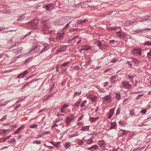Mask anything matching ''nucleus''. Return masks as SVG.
<instances>
[{
    "instance_id": "obj_29",
    "label": "nucleus",
    "mask_w": 151,
    "mask_h": 151,
    "mask_svg": "<svg viewBox=\"0 0 151 151\" xmlns=\"http://www.w3.org/2000/svg\"><path fill=\"white\" fill-rule=\"evenodd\" d=\"M51 143L52 144L53 146H54L55 147L57 148L59 146L60 142H58L57 143H55L54 142H51Z\"/></svg>"
},
{
    "instance_id": "obj_15",
    "label": "nucleus",
    "mask_w": 151,
    "mask_h": 151,
    "mask_svg": "<svg viewBox=\"0 0 151 151\" xmlns=\"http://www.w3.org/2000/svg\"><path fill=\"white\" fill-rule=\"evenodd\" d=\"M74 119L73 116H70V117H67L66 118V123L67 124H69L70 122L72 121Z\"/></svg>"
},
{
    "instance_id": "obj_6",
    "label": "nucleus",
    "mask_w": 151,
    "mask_h": 151,
    "mask_svg": "<svg viewBox=\"0 0 151 151\" xmlns=\"http://www.w3.org/2000/svg\"><path fill=\"white\" fill-rule=\"evenodd\" d=\"M82 48L80 49L79 51L81 52H82L83 51H86L88 50L91 49L92 47L89 45H84L82 46Z\"/></svg>"
},
{
    "instance_id": "obj_48",
    "label": "nucleus",
    "mask_w": 151,
    "mask_h": 151,
    "mask_svg": "<svg viewBox=\"0 0 151 151\" xmlns=\"http://www.w3.org/2000/svg\"><path fill=\"white\" fill-rule=\"evenodd\" d=\"M68 106V105H67L66 104H64V105H63L62 106L61 109H64L65 108H67Z\"/></svg>"
},
{
    "instance_id": "obj_35",
    "label": "nucleus",
    "mask_w": 151,
    "mask_h": 151,
    "mask_svg": "<svg viewBox=\"0 0 151 151\" xmlns=\"http://www.w3.org/2000/svg\"><path fill=\"white\" fill-rule=\"evenodd\" d=\"M116 127V124L115 122H113L111 123V128L112 129H114Z\"/></svg>"
},
{
    "instance_id": "obj_49",
    "label": "nucleus",
    "mask_w": 151,
    "mask_h": 151,
    "mask_svg": "<svg viewBox=\"0 0 151 151\" xmlns=\"http://www.w3.org/2000/svg\"><path fill=\"white\" fill-rule=\"evenodd\" d=\"M37 127V124H34L33 125H31L30 127L31 128H36Z\"/></svg>"
},
{
    "instance_id": "obj_55",
    "label": "nucleus",
    "mask_w": 151,
    "mask_h": 151,
    "mask_svg": "<svg viewBox=\"0 0 151 151\" xmlns=\"http://www.w3.org/2000/svg\"><path fill=\"white\" fill-rule=\"evenodd\" d=\"M44 146L47 147L49 148L50 149H53V147H54L52 146H47L45 144H44Z\"/></svg>"
},
{
    "instance_id": "obj_22",
    "label": "nucleus",
    "mask_w": 151,
    "mask_h": 151,
    "mask_svg": "<svg viewBox=\"0 0 151 151\" xmlns=\"http://www.w3.org/2000/svg\"><path fill=\"white\" fill-rule=\"evenodd\" d=\"M88 98L90 99L92 101H95L96 99V96L92 95H89L88 96Z\"/></svg>"
},
{
    "instance_id": "obj_8",
    "label": "nucleus",
    "mask_w": 151,
    "mask_h": 151,
    "mask_svg": "<svg viewBox=\"0 0 151 151\" xmlns=\"http://www.w3.org/2000/svg\"><path fill=\"white\" fill-rule=\"evenodd\" d=\"M116 35L122 39L125 37V33L122 31H119L116 32Z\"/></svg>"
},
{
    "instance_id": "obj_33",
    "label": "nucleus",
    "mask_w": 151,
    "mask_h": 151,
    "mask_svg": "<svg viewBox=\"0 0 151 151\" xmlns=\"http://www.w3.org/2000/svg\"><path fill=\"white\" fill-rule=\"evenodd\" d=\"M23 128V126L20 127L14 132V133L15 134H18L19 132V131Z\"/></svg>"
},
{
    "instance_id": "obj_4",
    "label": "nucleus",
    "mask_w": 151,
    "mask_h": 151,
    "mask_svg": "<svg viewBox=\"0 0 151 151\" xmlns=\"http://www.w3.org/2000/svg\"><path fill=\"white\" fill-rule=\"evenodd\" d=\"M132 52L134 55H142L141 50L140 48L134 49L132 50Z\"/></svg>"
},
{
    "instance_id": "obj_19",
    "label": "nucleus",
    "mask_w": 151,
    "mask_h": 151,
    "mask_svg": "<svg viewBox=\"0 0 151 151\" xmlns=\"http://www.w3.org/2000/svg\"><path fill=\"white\" fill-rule=\"evenodd\" d=\"M87 21V20L85 19L83 20L82 19H79L77 21L76 23L78 24H80L82 23H84Z\"/></svg>"
},
{
    "instance_id": "obj_17",
    "label": "nucleus",
    "mask_w": 151,
    "mask_h": 151,
    "mask_svg": "<svg viewBox=\"0 0 151 151\" xmlns=\"http://www.w3.org/2000/svg\"><path fill=\"white\" fill-rule=\"evenodd\" d=\"M114 93L115 95V98L116 99L119 100L121 99V95L118 91L115 92Z\"/></svg>"
},
{
    "instance_id": "obj_56",
    "label": "nucleus",
    "mask_w": 151,
    "mask_h": 151,
    "mask_svg": "<svg viewBox=\"0 0 151 151\" xmlns=\"http://www.w3.org/2000/svg\"><path fill=\"white\" fill-rule=\"evenodd\" d=\"M9 101H10L7 100L6 101H5L2 104H3V106H4V105H5L6 104H8Z\"/></svg>"
},
{
    "instance_id": "obj_31",
    "label": "nucleus",
    "mask_w": 151,
    "mask_h": 151,
    "mask_svg": "<svg viewBox=\"0 0 151 151\" xmlns=\"http://www.w3.org/2000/svg\"><path fill=\"white\" fill-rule=\"evenodd\" d=\"M70 145V142H66L65 144V145L64 146V147L66 149H67L68 148L69 146Z\"/></svg>"
},
{
    "instance_id": "obj_58",
    "label": "nucleus",
    "mask_w": 151,
    "mask_h": 151,
    "mask_svg": "<svg viewBox=\"0 0 151 151\" xmlns=\"http://www.w3.org/2000/svg\"><path fill=\"white\" fill-rule=\"evenodd\" d=\"M13 52L14 53H16V54H18V50H17V49H14L13 50Z\"/></svg>"
},
{
    "instance_id": "obj_27",
    "label": "nucleus",
    "mask_w": 151,
    "mask_h": 151,
    "mask_svg": "<svg viewBox=\"0 0 151 151\" xmlns=\"http://www.w3.org/2000/svg\"><path fill=\"white\" fill-rule=\"evenodd\" d=\"M25 18V17L24 15H21L18 17L17 19L18 21H23Z\"/></svg>"
},
{
    "instance_id": "obj_28",
    "label": "nucleus",
    "mask_w": 151,
    "mask_h": 151,
    "mask_svg": "<svg viewBox=\"0 0 151 151\" xmlns=\"http://www.w3.org/2000/svg\"><path fill=\"white\" fill-rule=\"evenodd\" d=\"M134 75H127L126 76L128 78H129V79H131L132 81H131V82H132V81L133 78L134 77Z\"/></svg>"
},
{
    "instance_id": "obj_18",
    "label": "nucleus",
    "mask_w": 151,
    "mask_h": 151,
    "mask_svg": "<svg viewBox=\"0 0 151 151\" xmlns=\"http://www.w3.org/2000/svg\"><path fill=\"white\" fill-rule=\"evenodd\" d=\"M119 132L120 133V136H122L126 135L127 132L126 130L123 129L120 130Z\"/></svg>"
},
{
    "instance_id": "obj_20",
    "label": "nucleus",
    "mask_w": 151,
    "mask_h": 151,
    "mask_svg": "<svg viewBox=\"0 0 151 151\" xmlns=\"http://www.w3.org/2000/svg\"><path fill=\"white\" fill-rule=\"evenodd\" d=\"M89 126H84L82 127L81 130L83 131H87L89 130Z\"/></svg>"
},
{
    "instance_id": "obj_40",
    "label": "nucleus",
    "mask_w": 151,
    "mask_h": 151,
    "mask_svg": "<svg viewBox=\"0 0 151 151\" xmlns=\"http://www.w3.org/2000/svg\"><path fill=\"white\" fill-rule=\"evenodd\" d=\"M92 138H90L88 139L86 142V143L88 145L91 144L93 142V141L92 140Z\"/></svg>"
},
{
    "instance_id": "obj_10",
    "label": "nucleus",
    "mask_w": 151,
    "mask_h": 151,
    "mask_svg": "<svg viewBox=\"0 0 151 151\" xmlns=\"http://www.w3.org/2000/svg\"><path fill=\"white\" fill-rule=\"evenodd\" d=\"M28 73V72L27 70H26L22 73H21L18 75L17 78H23L25 75Z\"/></svg>"
},
{
    "instance_id": "obj_1",
    "label": "nucleus",
    "mask_w": 151,
    "mask_h": 151,
    "mask_svg": "<svg viewBox=\"0 0 151 151\" xmlns=\"http://www.w3.org/2000/svg\"><path fill=\"white\" fill-rule=\"evenodd\" d=\"M41 27L44 31H46L50 28V26L49 22L47 20H45L42 23Z\"/></svg>"
},
{
    "instance_id": "obj_52",
    "label": "nucleus",
    "mask_w": 151,
    "mask_h": 151,
    "mask_svg": "<svg viewBox=\"0 0 151 151\" xmlns=\"http://www.w3.org/2000/svg\"><path fill=\"white\" fill-rule=\"evenodd\" d=\"M117 75H114V76H111L110 77V79L111 80H113L116 78L117 77Z\"/></svg>"
},
{
    "instance_id": "obj_63",
    "label": "nucleus",
    "mask_w": 151,
    "mask_h": 151,
    "mask_svg": "<svg viewBox=\"0 0 151 151\" xmlns=\"http://www.w3.org/2000/svg\"><path fill=\"white\" fill-rule=\"evenodd\" d=\"M146 112V110L145 109H144L141 110L140 113H142V114H145Z\"/></svg>"
},
{
    "instance_id": "obj_16",
    "label": "nucleus",
    "mask_w": 151,
    "mask_h": 151,
    "mask_svg": "<svg viewBox=\"0 0 151 151\" xmlns=\"http://www.w3.org/2000/svg\"><path fill=\"white\" fill-rule=\"evenodd\" d=\"M136 21V20L134 21V20L133 19L131 21H127L124 24L126 26H129L134 23Z\"/></svg>"
},
{
    "instance_id": "obj_34",
    "label": "nucleus",
    "mask_w": 151,
    "mask_h": 151,
    "mask_svg": "<svg viewBox=\"0 0 151 151\" xmlns=\"http://www.w3.org/2000/svg\"><path fill=\"white\" fill-rule=\"evenodd\" d=\"M7 142L9 143H12V144H15L16 141L14 138H13L9 140Z\"/></svg>"
},
{
    "instance_id": "obj_23",
    "label": "nucleus",
    "mask_w": 151,
    "mask_h": 151,
    "mask_svg": "<svg viewBox=\"0 0 151 151\" xmlns=\"http://www.w3.org/2000/svg\"><path fill=\"white\" fill-rule=\"evenodd\" d=\"M70 62L69 61H68L65 62L61 64L58 65L59 67L61 68L62 67H65L67 65H68L70 63Z\"/></svg>"
},
{
    "instance_id": "obj_24",
    "label": "nucleus",
    "mask_w": 151,
    "mask_h": 151,
    "mask_svg": "<svg viewBox=\"0 0 151 151\" xmlns=\"http://www.w3.org/2000/svg\"><path fill=\"white\" fill-rule=\"evenodd\" d=\"M150 17L149 16H146L144 18H143L141 20H140V22H144L146 21H147L148 20H151V19H150Z\"/></svg>"
},
{
    "instance_id": "obj_53",
    "label": "nucleus",
    "mask_w": 151,
    "mask_h": 151,
    "mask_svg": "<svg viewBox=\"0 0 151 151\" xmlns=\"http://www.w3.org/2000/svg\"><path fill=\"white\" fill-rule=\"evenodd\" d=\"M7 117V116L6 115H5L0 120V121H4V120H5L6 119V118Z\"/></svg>"
},
{
    "instance_id": "obj_51",
    "label": "nucleus",
    "mask_w": 151,
    "mask_h": 151,
    "mask_svg": "<svg viewBox=\"0 0 151 151\" xmlns=\"http://www.w3.org/2000/svg\"><path fill=\"white\" fill-rule=\"evenodd\" d=\"M144 31V30L143 29H138L137 30H136L134 31L135 32H136L137 33H138V32H143Z\"/></svg>"
},
{
    "instance_id": "obj_60",
    "label": "nucleus",
    "mask_w": 151,
    "mask_h": 151,
    "mask_svg": "<svg viewBox=\"0 0 151 151\" xmlns=\"http://www.w3.org/2000/svg\"><path fill=\"white\" fill-rule=\"evenodd\" d=\"M150 50V52L147 53V55L148 57H150V56H151V49Z\"/></svg>"
},
{
    "instance_id": "obj_21",
    "label": "nucleus",
    "mask_w": 151,
    "mask_h": 151,
    "mask_svg": "<svg viewBox=\"0 0 151 151\" xmlns=\"http://www.w3.org/2000/svg\"><path fill=\"white\" fill-rule=\"evenodd\" d=\"M105 100L107 102H111V99L110 96L108 95L104 97Z\"/></svg>"
},
{
    "instance_id": "obj_50",
    "label": "nucleus",
    "mask_w": 151,
    "mask_h": 151,
    "mask_svg": "<svg viewBox=\"0 0 151 151\" xmlns=\"http://www.w3.org/2000/svg\"><path fill=\"white\" fill-rule=\"evenodd\" d=\"M66 70L67 69L66 68H63L60 71V72L62 74H63L66 71Z\"/></svg>"
},
{
    "instance_id": "obj_62",
    "label": "nucleus",
    "mask_w": 151,
    "mask_h": 151,
    "mask_svg": "<svg viewBox=\"0 0 151 151\" xmlns=\"http://www.w3.org/2000/svg\"><path fill=\"white\" fill-rule=\"evenodd\" d=\"M143 96V94H139L137 96V97L136 99H139L142 96Z\"/></svg>"
},
{
    "instance_id": "obj_12",
    "label": "nucleus",
    "mask_w": 151,
    "mask_h": 151,
    "mask_svg": "<svg viewBox=\"0 0 151 151\" xmlns=\"http://www.w3.org/2000/svg\"><path fill=\"white\" fill-rule=\"evenodd\" d=\"M38 23V21L37 20H32L28 22V24H30L32 27L37 25Z\"/></svg>"
},
{
    "instance_id": "obj_25",
    "label": "nucleus",
    "mask_w": 151,
    "mask_h": 151,
    "mask_svg": "<svg viewBox=\"0 0 151 151\" xmlns=\"http://www.w3.org/2000/svg\"><path fill=\"white\" fill-rule=\"evenodd\" d=\"M144 148V146L142 147H139L138 148H135L133 149H131L130 151H139L142 149Z\"/></svg>"
},
{
    "instance_id": "obj_47",
    "label": "nucleus",
    "mask_w": 151,
    "mask_h": 151,
    "mask_svg": "<svg viewBox=\"0 0 151 151\" xmlns=\"http://www.w3.org/2000/svg\"><path fill=\"white\" fill-rule=\"evenodd\" d=\"M118 60V58H114L110 62L111 63H115Z\"/></svg>"
},
{
    "instance_id": "obj_3",
    "label": "nucleus",
    "mask_w": 151,
    "mask_h": 151,
    "mask_svg": "<svg viewBox=\"0 0 151 151\" xmlns=\"http://www.w3.org/2000/svg\"><path fill=\"white\" fill-rule=\"evenodd\" d=\"M67 48V46L65 45H63L58 50H56L55 54L57 55L60 53L62 52L65 51Z\"/></svg>"
},
{
    "instance_id": "obj_43",
    "label": "nucleus",
    "mask_w": 151,
    "mask_h": 151,
    "mask_svg": "<svg viewBox=\"0 0 151 151\" xmlns=\"http://www.w3.org/2000/svg\"><path fill=\"white\" fill-rule=\"evenodd\" d=\"M81 103V101H77L76 103L74 104V106L75 107H78L79 104Z\"/></svg>"
},
{
    "instance_id": "obj_13",
    "label": "nucleus",
    "mask_w": 151,
    "mask_h": 151,
    "mask_svg": "<svg viewBox=\"0 0 151 151\" xmlns=\"http://www.w3.org/2000/svg\"><path fill=\"white\" fill-rule=\"evenodd\" d=\"M98 144L102 148L105 147L106 145V144L105 142L103 140L99 141L98 142Z\"/></svg>"
},
{
    "instance_id": "obj_11",
    "label": "nucleus",
    "mask_w": 151,
    "mask_h": 151,
    "mask_svg": "<svg viewBox=\"0 0 151 151\" xmlns=\"http://www.w3.org/2000/svg\"><path fill=\"white\" fill-rule=\"evenodd\" d=\"M114 110L115 109L114 108H112L110 110L109 114L108 115V117L107 118L108 119H110L111 117L114 114Z\"/></svg>"
},
{
    "instance_id": "obj_64",
    "label": "nucleus",
    "mask_w": 151,
    "mask_h": 151,
    "mask_svg": "<svg viewBox=\"0 0 151 151\" xmlns=\"http://www.w3.org/2000/svg\"><path fill=\"white\" fill-rule=\"evenodd\" d=\"M150 44V42L149 41H147L146 42H145L144 43V45H148L149 46Z\"/></svg>"
},
{
    "instance_id": "obj_7",
    "label": "nucleus",
    "mask_w": 151,
    "mask_h": 151,
    "mask_svg": "<svg viewBox=\"0 0 151 151\" xmlns=\"http://www.w3.org/2000/svg\"><path fill=\"white\" fill-rule=\"evenodd\" d=\"M44 45V48L42 49V51L39 53V54H41L43 52H45L49 48L50 45L48 44L45 43Z\"/></svg>"
},
{
    "instance_id": "obj_9",
    "label": "nucleus",
    "mask_w": 151,
    "mask_h": 151,
    "mask_svg": "<svg viewBox=\"0 0 151 151\" xmlns=\"http://www.w3.org/2000/svg\"><path fill=\"white\" fill-rule=\"evenodd\" d=\"M64 36V32L57 33L56 36V39L58 40H62Z\"/></svg>"
},
{
    "instance_id": "obj_59",
    "label": "nucleus",
    "mask_w": 151,
    "mask_h": 151,
    "mask_svg": "<svg viewBox=\"0 0 151 151\" xmlns=\"http://www.w3.org/2000/svg\"><path fill=\"white\" fill-rule=\"evenodd\" d=\"M49 133V131L44 132H42V134L43 135H45L46 134H48Z\"/></svg>"
},
{
    "instance_id": "obj_36",
    "label": "nucleus",
    "mask_w": 151,
    "mask_h": 151,
    "mask_svg": "<svg viewBox=\"0 0 151 151\" xmlns=\"http://www.w3.org/2000/svg\"><path fill=\"white\" fill-rule=\"evenodd\" d=\"M78 135V134L77 132H76L75 134H72L70 135H69V137L70 138H71L72 137H74L76 136H77Z\"/></svg>"
},
{
    "instance_id": "obj_54",
    "label": "nucleus",
    "mask_w": 151,
    "mask_h": 151,
    "mask_svg": "<svg viewBox=\"0 0 151 151\" xmlns=\"http://www.w3.org/2000/svg\"><path fill=\"white\" fill-rule=\"evenodd\" d=\"M83 140H81L79 141L78 142V144L79 145H81L83 144Z\"/></svg>"
},
{
    "instance_id": "obj_57",
    "label": "nucleus",
    "mask_w": 151,
    "mask_h": 151,
    "mask_svg": "<svg viewBox=\"0 0 151 151\" xmlns=\"http://www.w3.org/2000/svg\"><path fill=\"white\" fill-rule=\"evenodd\" d=\"M38 47L37 46H36L35 47L34 49H32V50H34V52H37V51H36V50H38Z\"/></svg>"
},
{
    "instance_id": "obj_42",
    "label": "nucleus",
    "mask_w": 151,
    "mask_h": 151,
    "mask_svg": "<svg viewBox=\"0 0 151 151\" xmlns=\"http://www.w3.org/2000/svg\"><path fill=\"white\" fill-rule=\"evenodd\" d=\"M32 59V57H30L28 58L27 59H26L24 62V63L25 64H26L27 62H29L30 61H31Z\"/></svg>"
},
{
    "instance_id": "obj_38",
    "label": "nucleus",
    "mask_w": 151,
    "mask_h": 151,
    "mask_svg": "<svg viewBox=\"0 0 151 151\" xmlns=\"http://www.w3.org/2000/svg\"><path fill=\"white\" fill-rule=\"evenodd\" d=\"M132 62L134 63L135 64H138L139 63V61L137 59H133Z\"/></svg>"
},
{
    "instance_id": "obj_61",
    "label": "nucleus",
    "mask_w": 151,
    "mask_h": 151,
    "mask_svg": "<svg viewBox=\"0 0 151 151\" xmlns=\"http://www.w3.org/2000/svg\"><path fill=\"white\" fill-rule=\"evenodd\" d=\"M83 115H82V116H81L80 117H79L78 118L77 121H80L82 119V118H83Z\"/></svg>"
},
{
    "instance_id": "obj_37",
    "label": "nucleus",
    "mask_w": 151,
    "mask_h": 151,
    "mask_svg": "<svg viewBox=\"0 0 151 151\" xmlns=\"http://www.w3.org/2000/svg\"><path fill=\"white\" fill-rule=\"evenodd\" d=\"M86 103L87 101L86 100L83 101L81 104V108H82L84 106L85 104Z\"/></svg>"
},
{
    "instance_id": "obj_32",
    "label": "nucleus",
    "mask_w": 151,
    "mask_h": 151,
    "mask_svg": "<svg viewBox=\"0 0 151 151\" xmlns=\"http://www.w3.org/2000/svg\"><path fill=\"white\" fill-rule=\"evenodd\" d=\"M90 120L92 122H94L95 121L99 119V117H91L90 118Z\"/></svg>"
},
{
    "instance_id": "obj_45",
    "label": "nucleus",
    "mask_w": 151,
    "mask_h": 151,
    "mask_svg": "<svg viewBox=\"0 0 151 151\" xmlns=\"http://www.w3.org/2000/svg\"><path fill=\"white\" fill-rule=\"evenodd\" d=\"M120 109L119 108H117L116 111V115L117 116L120 113Z\"/></svg>"
},
{
    "instance_id": "obj_41",
    "label": "nucleus",
    "mask_w": 151,
    "mask_h": 151,
    "mask_svg": "<svg viewBox=\"0 0 151 151\" xmlns=\"http://www.w3.org/2000/svg\"><path fill=\"white\" fill-rule=\"evenodd\" d=\"M33 143L34 144H36L37 145H39L41 144V141L40 140H36L34 141L33 142Z\"/></svg>"
},
{
    "instance_id": "obj_44",
    "label": "nucleus",
    "mask_w": 151,
    "mask_h": 151,
    "mask_svg": "<svg viewBox=\"0 0 151 151\" xmlns=\"http://www.w3.org/2000/svg\"><path fill=\"white\" fill-rule=\"evenodd\" d=\"M92 147H93V149H94L95 150L99 149V147L96 145H93Z\"/></svg>"
},
{
    "instance_id": "obj_26",
    "label": "nucleus",
    "mask_w": 151,
    "mask_h": 151,
    "mask_svg": "<svg viewBox=\"0 0 151 151\" xmlns=\"http://www.w3.org/2000/svg\"><path fill=\"white\" fill-rule=\"evenodd\" d=\"M117 29V28L116 27H108L107 28L108 30L109 31L116 30Z\"/></svg>"
},
{
    "instance_id": "obj_30",
    "label": "nucleus",
    "mask_w": 151,
    "mask_h": 151,
    "mask_svg": "<svg viewBox=\"0 0 151 151\" xmlns=\"http://www.w3.org/2000/svg\"><path fill=\"white\" fill-rule=\"evenodd\" d=\"M81 91H80V92H75L74 93V94L73 96V97L75 98L76 96H79L81 94Z\"/></svg>"
},
{
    "instance_id": "obj_14",
    "label": "nucleus",
    "mask_w": 151,
    "mask_h": 151,
    "mask_svg": "<svg viewBox=\"0 0 151 151\" xmlns=\"http://www.w3.org/2000/svg\"><path fill=\"white\" fill-rule=\"evenodd\" d=\"M95 44L99 46L101 49L104 47L105 45L102 44L99 40H97L95 43Z\"/></svg>"
},
{
    "instance_id": "obj_46",
    "label": "nucleus",
    "mask_w": 151,
    "mask_h": 151,
    "mask_svg": "<svg viewBox=\"0 0 151 151\" xmlns=\"http://www.w3.org/2000/svg\"><path fill=\"white\" fill-rule=\"evenodd\" d=\"M119 123L122 126H124L126 125V123L123 121H120Z\"/></svg>"
},
{
    "instance_id": "obj_39",
    "label": "nucleus",
    "mask_w": 151,
    "mask_h": 151,
    "mask_svg": "<svg viewBox=\"0 0 151 151\" xmlns=\"http://www.w3.org/2000/svg\"><path fill=\"white\" fill-rule=\"evenodd\" d=\"M71 22V21L69 22L68 24H66L65 26L64 27V30H65L69 28V24Z\"/></svg>"
},
{
    "instance_id": "obj_2",
    "label": "nucleus",
    "mask_w": 151,
    "mask_h": 151,
    "mask_svg": "<svg viewBox=\"0 0 151 151\" xmlns=\"http://www.w3.org/2000/svg\"><path fill=\"white\" fill-rule=\"evenodd\" d=\"M122 84L124 88L127 89H130L132 87V85L129 84L128 81H124L122 83Z\"/></svg>"
},
{
    "instance_id": "obj_5",
    "label": "nucleus",
    "mask_w": 151,
    "mask_h": 151,
    "mask_svg": "<svg viewBox=\"0 0 151 151\" xmlns=\"http://www.w3.org/2000/svg\"><path fill=\"white\" fill-rule=\"evenodd\" d=\"M54 5L52 4H48L45 5V7L47 11H50L52 10L54 7Z\"/></svg>"
}]
</instances>
